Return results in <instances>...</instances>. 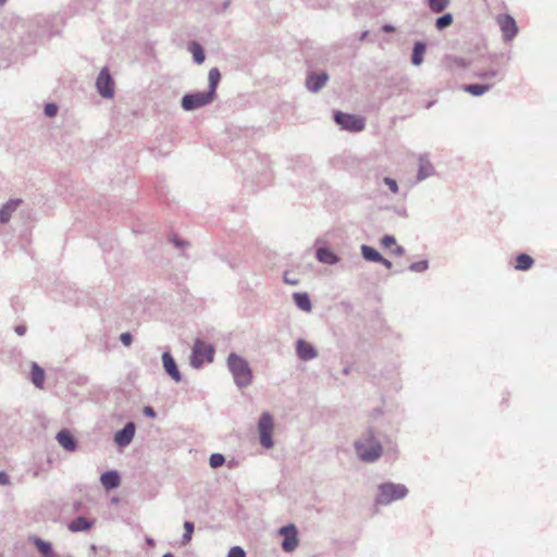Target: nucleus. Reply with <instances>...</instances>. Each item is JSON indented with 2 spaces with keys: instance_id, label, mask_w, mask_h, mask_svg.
Returning a JSON list of instances; mask_svg holds the SVG:
<instances>
[{
  "instance_id": "obj_49",
  "label": "nucleus",
  "mask_w": 557,
  "mask_h": 557,
  "mask_svg": "<svg viewBox=\"0 0 557 557\" xmlns=\"http://www.w3.org/2000/svg\"><path fill=\"white\" fill-rule=\"evenodd\" d=\"M146 543H147L149 546H154V541H153V539H151V537H147V539H146Z\"/></svg>"
},
{
  "instance_id": "obj_25",
  "label": "nucleus",
  "mask_w": 557,
  "mask_h": 557,
  "mask_svg": "<svg viewBox=\"0 0 557 557\" xmlns=\"http://www.w3.org/2000/svg\"><path fill=\"white\" fill-rule=\"evenodd\" d=\"M208 79H209V88H208L207 92H209L214 98L219 82L221 79V73L218 67H212L209 71Z\"/></svg>"
},
{
  "instance_id": "obj_30",
  "label": "nucleus",
  "mask_w": 557,
  "mask_h": 557,
  "mask_svg": "<svg viewBox=\"0 0 557 557\" xmlns=\"http://www.w3.org/2000/svg\"><path fill=\"white\" fill-rule=\"evenodd\" d=\"M533 263H534V261L529 255L520 253L517 257L516 269L520 270V271H527V270L531 269Z\"/></svg>"
},
{
  "instance_id": "obj_47",
  "label": "nucleus",
  "mask_w": 557,
  "mask_h": 557,
  "mask_svg": "<svg viewBox=\"0 0 557 557\" xmlns=\"http://www.w3.org/2000/svg\"><path fill=\"white\" fill-rule=\"evenodd\" d=\"M174 245H175L176 247H183V246L185 245V242H184V240H181V239L175 238V239H174Z\"/></svg>"
},
{
  "instance_id": "obj_11",
  "label": "nucleus",
  "mask_w": 557,
  "mask_h": 557,
  "mask_svg": "<svg viewBox=\"0 0 557 557\" xmlns=\"http://www.w3.org/2000/svg\"><path fill=\"white\" fill-rule=\"evenodd\" d=\"M136 432V425L134 422H127L122 430L117 431L114 435V442L120 447L128 446Z\"/></svg>"
},
{
  "instance_id": "obj_8",
  "label": "nucleus",
  "mask_w": 557,
  "mask_h": 557,
  "mask_svg": "<svg viewBox=\"0 0 557 557\" xmlns=\"http://www.w3.org/2000/svg\"><path fill=\"white\" fill-rule=\"evenodd\" d=\"M96 88L102 98L110 99L114 96V81L108 67L100 71L96 79Z\"/></svg>"
},
{
  "instance_id": "obj_4",
  "label": "nucleus",
  "mask_w": 557,
  "mask_h": 557,
  "mask_svg": "<svg viewBox=\"0 0 557 557\" xmlns=\"http://www.w3.org/2000/svg\"><path fill=\"white\" fill-rule=\"evenodd\" d=\"M214 347L200 338H196L191 347L189 363L194 369H200L206 362L211 363L214 358Z\"/></svg>"
},
{
  "instance_id": "obj_20",
  "label": "nucleus",
  "mask_w": 557,
  "mask_h": 557,
  "mask_svg": "<svg viewBox=\"0 0 557 557\" xmlns=\"http://www.w3.org/2000/svg\"><path fill=\"white\" fill-rule=\"evenodd\" d=\"M33 543L42 557H59L54 553L50 542H47L40 537H34Z\"/></svg>"
},
{
  "instance_id": "obj_19",
  "label": "nucleus",
  "mask_w": 557,
  "mask_h": 557,
  "mask_svg": "<svg viewBox=\"0 0 557 557\" xmlns=\"http://www.w3.org/2000/svg\"><path fill=\"white\" fill-rule=\"evenodd\" d=\"M20 203V199H10L8 202H5L0 209V222L7 223L10 220L12 213L18 208Z\"/></svg>"
},
{
  "instance_id": "obj_32",
  "label": "nucleus",
  "mask_w": 557,
  "mask_h": 557,
  "mask_svg": "<svg viewBox=\"0 0 557 557\" xmlns=\"http://www.w3.org/2000/svg\"><path fill=\"white\" fill-rule=\"evenodd\" d=\"M195 530V525L191 521H185L184 522V534L182 536V544L186 545L191 541L193 533Z\"/></svg>"
},
{
  "instance_id": "obj_45",
  "label": "nucleus",
  "mask_w": 557,
  "mask_h": 557,
  "mask_svg": "<svg viewBox=\"0 0 557 557\" xmlns=\"http://www.w3.org/2000/svg\"><path fill=\"white\" fill-rule=\"evenodd\" d=\"M382 30L385 33H393V32H395V27L391 24H384L382 26Z\"/></svg>"
},
{
  "instance_id": "obj_54",
  "label": "nucleus",
  "mask_w": 557,
  "mask_h": 557,
  "mask_svg": "<svg viewBox=\"0 0 557 557\" xmlns=\"http://www.w3.org/2000/svg\"><path fill=\"white\" fill-rule=\"evenodd\" d=\"M7 2V0H0V5H3Z\"/></svg>"
},
{
  "instance_id": "obj_50",
  "label": "nucleus",
  "mask_w": 557,
  "mask_h": 557,
  "mask_svg": "<svg viewBox=\"0 0 557 557\" xmlns=\"http://www.w3.org/2000/svg\"><path fill=\"white\" fill-rule=\"evenodd\" d=\"M369 35V32L368 30H364L361 35H360V40H364L367 38V36Z\"/></svg>"
},
{
  "instance_id": "obj_7",
  "label": "nucleus",
  "mask_w": 557,
  "mask_h": 557,
  "mask_svg": "<svg viewBox=\"0 0 557 557\" xmlns=\"http://www.w3.org/2000/svg\"><path fill=\"white\" fill-rule=\"evenodd\" d=\"M334 120L338 125L342 126V128L350 132H360L366 126L364 120L362 117L354 114L343 113L341 111H336L334 113Z\"/></svg>"
},
{
  "instance_id": "obj_16",
  "label": "nucleus",
  "mask_w": 557,
  "mask_h": 557,
  "mask_svg": "<svg viewBox=\"0 0 557 557\" xmlns=\"http://www.w3.org/2000/svg\"><path fill=\"white\" fill-rule=\"evenodd\" d=\"M96 520H88L87 518L79 516L73 519L69 525L67 529L73 532H85L90 530L95 525Z\"/></svg>"
},
{
  "instance_id": "obj_31",
  "label": "nucleus",
  "mask_w": 557,
  "mask_h": 557,
  "mask_svg": "<svg viewBox=\"0 0 557 557\" xmlns=\"http://www.w3.org/2000/svg\"><path fill=\"white\" fill-rule=\"evenodd\" d=\"M450 0H428L429 8L434 13L443 12L449 4Z\"/></svg>"
},
{
  "instance_id": "obj_41",
  "label": "nucleus",
  "mask_w": 557,
  "mask_h": 557,
  "mask_svg": "<svg viewBox=\"0 0 557 557\" xmlns=\"http://www.w3.org/2000/svg\"><path fill=\"white\" fill-rule=\"evenodd\" d=\"M10 484V476L7 472L0 471V485L5 486Z\"/></svg>"
},
{
  "instance_id": "obj_22",
  "label": "nucleus",
  "mask_w": 557,
  "mask_h": 557,
  "mask_svg": "<svg viewBox=\"0 0 557 557\" xmlns=\"http://www.w3.org/2000/svg\"><path fill=\"white\" fill-rule=\"evenodd\" d=\"M476 76L483 81L496 79L498 82L505 77L504 73L498 69H481L476 72Z\"/></svg>"
},
{
  "instance_id": "obj_36",
  "label": "nucleus",
  "mask_w": 557,
  "mask_h": 557,
  "mask_svg": "<svg viewBox=\"0 0 557 557\" xmlns=\"http://www.w3.org/2000/svg\"><path fill=\"white\" fill-rule=\"evenodd\" d=\"M44 112L48 117L55 116L58 113V107L54 103H47L45 106Z\"/></svg>"
},
{
  "instance_id": "obj_29",
  "label": "nucleus",
  "mask_w": 557,
  "mask_h": 557,
  "mask_svg": "<svg viewBox=\"0 0 557 557\" xmlns=\"http://www.w3.org/2000/svg\"><path fill=\"white\" fill-rule=\"evenodd\" d=\"M188 49L191 52L194 61L197 64H201L205 61L206 55H205L203 48L201 47L200 44L193 41V42H190Z\"/></svg>"
},
{
  "instance_id": "obj_40",
  "label": "nucleus",
  "mask_w": 557,
  "mask_h": 557,
  "mask_svg": "<svg viewBox=\"0 0 557 557\" xmlns=\"http://www.w3.org/2000/svg\"><path fill=\"white\" fill-rule=\"evenodd\" d=\"M120 341L121 343L124 345V346H131L132 342H133V336L131 333L128 332H125V333H122L121 336H120Z\"/></svg>"
},
{
  "instance_id": "obj_2",
  "label": "nucleus",
  "mask_w": 557,
  "mask_h": 557,
  "mask_svg": "<svg viewBox=\"0 0 557 557\" xmlns=\"http://www.w3.org/2000/svg\"><path fill=\"white\" fill-rule=\"evenodd\" d=\"M227 367L238 387H246L252 381V371L246 359L235 352L227 357Z\"/></svg>"
},
{
  "instance_id": "obj_35",
  "label": "nucleus",
  "mask_w": 557,
  "mask_h": 557,
  "mask_svg": "<svg viewBox=\"0 0 557 557\" xmlns=\"http://www.w3.org/2000/svg\"><path fill=\"white\" fill-rule=\"evenodd\" d=\"M429 268V262L426 260H421L418 262H413L409 265V270L412 272H424Z\"/></svg>"
},
{
  "instance_id": "obj_24",
  "label": "nucleus",
  "mask_w": 557,
  "mask_h": 557,
  "mask_svg": "<svg viewBox=\"0 0 557 557\" xmlns=\"http://www.w3.org/2000/svg\"><path fill=\"white\" fill-rule=\"evenodd\" d=\"M426 50V46L422 41H416L412 48L411 62L413 65L419 66L423 62V57Z\"/></svg>"
},
{
  "instance_id": "obj_18",
  "label": "nucleus",
  "mask_w": 557,
  "mask_h": 557,
  "mask_svg": "<svg viewBox=\"0 0 557 557\" xmlns=\"http://www.w3.org/2000/svg\"><path fill=\"white\" fill-rule=\"evenodd\" d=\"M434 173V168L432 163L428 160L426 157L421 156L419 158V170L417 174V180L419 182L424 181L425 178L432 176Z\"/></svg>"
},
{
  "instance_id": "obj_26",
  "label": "nucleus",
  "mask_w": 557,
  "mask_h": 557,
  "mask_svg": "<svg viewBox=\"0 0 557 557\" xmlns=\"http://www.w3.org/2000/svg\"><path fill=\"white\" fill-rule=\"evenodd\" d=\"M30 380L36 387H42L45 381V371L36 362H33L32 364Z\"/></svg>"
},
{
  "instance_id": "obj_5",
  "label": "nucleus",
  "mask_w": 557,
  "mask_h": 557,
  "mask_svg": "<svg viewBox=\"0 0 557 557\" xmlns=\"http://www.w3.org/2000/svg\"><path fill=\"white\" fill-rule=\"evenodd\" d=\"M274 429L273 417L269 412H263L258 422V432L260 444L264 448H272L274 442L272 440V433Z\"/></svg>"
},
{
  "instance_id": "obj_48",
  "label": "nucleus",
  "mask_w": 557,
  "mask_h": 557,
  "mask_svg": "<svg viewBox=\"0 0 557 557\" xmlns=\"http://www.w3.org/2000/svg\"><path fill=\"white\" fill-rule=\"evenodd\" d=\"M42 471L40 469H36L32 472V475L34 478H39L41 475Z\"/></svg>"
},
{
  "instance_id": "obj_10",
  "label": "nucleus",
  "mask_w": 557,
  "mask_h": 557,
  "mask_svg": "<svg viewBox=\"0 0 557 557\" xmlns=\"http://www.w3.org/2000/svg\"><path fill=\"white\" fill-rule=\"evenodd\" d=\"M497 23L503 32L506 41L512 40L518 33V27L515 18L508 14H500L497 17Z\"/></svg>"
},
{
  "instance_id": "obj_12",
  "label": "nucleus",
  "mask_w": 557,
  "mask_h": 557,
  "mask_svg": "<svg viewBox=\"0 0 557 557\" xmlns=\"http://www.w3.org/2000/svg\"><path fill=\"white\" fill-rule=\"evenodd\" d=\"M327 81L329 75L326 72H309L306 78V87L311 92H318L325 86Z\"/></svg>"
},
{
  "instance_id": "obj_23",
  "label": "nucleus",
  "mask_w": 557,
  "mask_h": 557,
  "mask_svg": "<svg viewBox=\"0 0 557 557\" xmlns=\"http://www.w3.org/2000/svg\"><path fill=\"white\" fill-rule=\"evenodd\" d=\"M317 259L322 263L331 265L336 264L339 260L338 257L333 251L324 247L318 248Z\"/></svg>"
},
{
  "instance_id": "obj_42",
  "label": "nucleus",
  "mask_w": 557,
  "mask_h": 557,
  "mask_svg": "<svg viewBox=\"0 0 557 557\" xmlns=\"http://www.w3.org/2000/svg\"><path fill=\"white\" fill-rule=\"evenodd\" d=\"M144 414L146 417H149V418H154L156 417V411H154V409L152 407L146 406L144 408Z\"/></svg>"
},
{
  "instance_id": "obj_43",
  "label": "nucleus",
  "mask_w": 557,
  "mask_h": 557,
  "mask_svg": "<svg viewBox=\"0 0 557 557\" xmlns=\"http://www.w3.org/2000/svg\"><path fill=\"white\" fill-rule=\"evenodd\" d=\"M393 253L398 257L403 256L405 253V248L403 246H396Z\"/></svg>"
},
{
  "instance_id": "obj_1",
  "label": "nucleus",
  "mask_w": 557,
  "mask_h": 557,
  "mask_svg": "<svg viewBox=\"0 0 557 557\" xmlns=\"http://www.w3.org/2000/svg\"><path fill=\"white\" fill-rule=\"evenodd\" d=\"M355 450L358 458L364 462L376 461L383 451L382 445L377 438H375L372 430H368L366 433L358 438L355 444Z\"/></svg>"
},
{
  "instance_id": "obj_33",
  "label": "nucleus",
  "mask_w": 557,
  "mask_h": 557,
  "mask_svg": "<svg viewBox=\"0 0 557 557\" xmlns=\"http://www.w3.org/2000/svg\"><path fill=\"white\" fill-rule=\"evenodd\" d=\"M453 21H454L453 15L450 13H445L442 16L436 18L435 25L438 29H444V28L450 26Z\"/></svg>"
},
{
  "instance_id": "obj_6",
  "label": "nucleus",
  "mask_w": 557,
  "mask_h": 557,
  "mask_svg": "<svg viewBox=\"0 0 557 557\" xmlns=\"http://www.w3.org/2000/svg\"><path fill=\"white\" fill-rule=\"evenodd\" d=\"M213 99L207 91L186 94L181 100V106L185 111H194L211 103Z\"/></svg>"
},
{
  "instance_id": "obj_39",
  "label": "nucleus",
  "mask_w": 557,
  "mask_h": 557,
  "mask_svg": "<svg viewBox=\"0 0 557 557\" xmlns=\"http://www.w3.org/2000/svg\"><path fill=\"white\" fill-rule=\"evenodd\" d=\"M383 182L394 194L398 193V184L394 178L384 177Z\"/></svg>"
},
{
  "instance_id": "obj_38",
  "label": "nucleus",
  "mask_w": 557,
  "mask_h": 557,
  "mask_svg": "<svg viewBox=\"0 0 557 557\" xmlns=\"http://www.w3.org/2000/svg\"><path fill=\"white\" fill-rule=\"evenodd\" d=\"M227 557H246V554L242 547L234 546L228 550Z\"/></svg>"
},
{
  "instance_id": "obj_28",
  "label": "nucleus",
  "mask_w": 557,
  "mask_h": 557,
  "mask_svg": "<svg viewBox=\"0 0 557 557\" xmlns=\"http://www.w3.org/2000/svg\"><path fill=\"white\" fill-rule=\"evenodd\" d=\"M490 84H469L463 87V90L471 94L472 96H482L491 89Z\"/></svg>"
},
{
  "instance_id": "obj_44",
  "label": "nucleus",
  "mask_w": 557,
  "mask_h": 557,
  "mask_svg": "<svg viewBox=\"0 0 557 557\" xmlns=\"http://www.w3.org/2000/svg\"><path fill=\"white\" fill-rule=\"evenodd\" d=\"M15 332L17 335L22 336L26 333V326L25 325H17L15 327Z\"/></svg>"
},
{
  "instance_id": "obj_3",
  "label": "nucleus",
  "mask_w": 557,
  "mask_h": 557,
  "mask_svg": "<svg viewBox=\"0 0 557 557\" xmlns=\"http://www.w3.org/2000/svg\"><path fill=\"white\" fill-rule=\"evenodd\" d=\"M407 495L408 488L404 484L386 482L379 485L375 503L379 506H387L393 502L405 498Z\"/></svg>"
},
{
  "instance_id": "obj_46",
  "label": "nucleus",
  "mask_w": 557,
  "mask_h": 557,
  "mask_svg": "<svg viewBox=\"0 0 557 557\" xmlns=\"http://www.w3.org/2000/svg\"><path fill=\"white\" fill-rule=\"evenodd\" d=\"M377 263L383 264L387 269L392 268V262L389 260L385 259L384 257H382V261H379Z\"/></svg>"
},
{
  "instance_id": "obj_14",
  "label": "nucleus",
  "mask_w": 557,
  "mask_h": 557,
  "mask_svg": "<svg viewBox=\"0 0 557 557\" xmlns=\"http://www.w3.org/2000/svg\"><path fill=\"white\" fill-rule=\"evenodd\" d=\"M55 440L59 445L66 451L73 453L77 449V441L74 435L66 429L57 433Z\"/></svg>"
},
{
  "instance_id": "obj_17",
  "label": "nucleus",
  "mask_w": 557,
  "mask_h": 557,
  "mask_svg": "<svg viewBox=\"0 0 557 557\" xmlns=\"http://www.w3.org/2000/svg\"><path fill=\"white\" fill-rule=\"evenodd\" d=\"M100 482L107 490L116 488L121 482L120 474L115 470L107 471L101 474Z\"/></svg>"
},
{
  "instance_id": "obj_51",
  "label": "nucleus",
  "mask_w": 557,
  "mask_h": 557,
  "mask_svg": "<svg viewBox=\"0 0 557 557\" xmlns=\"http://www.w3.org/2000/svg\"><path fill=\"white\" fill-rule=\"evenodd\" d=\"M285 282L287 284H290V285H296L297 284V281L288 280L287 277H285Z\"/></svg>"
},
{
  "instance_id": "obj_9",
  "label": "nucleus",
  "mask_w": 557,
  "mask_h": 557,
  "mask_svg": "<svg viewBox=\"0 0 557 557\" xmlns=\"http://www.w3.org/2000/svg\"><path fill=\"white\" fill-rule=\"evenodd\" d=\"M280 534L284 536L282 548L284 552L290 553L298 546V531L294 524H287L280 529Z\"/></svg>"
},
{
  "instance_id": "obj_21",
  "label": "nucleus",
  "mask_w": 557,
  "mask_h": 557,
  "mask_svg": "<svg viewBox=\"0 0 557 557\" xmlns=\"http://www.w3.org/2000/svg\"><path fill=\"white\" fill-rule=\"evenodd\" d=\"M293 299L296 304V306L305 311V312H311L312 310V304H311V300L309 298V295L307 293H294L293 294Z\"/></svg>"
},
{
  "instance_id": "obj_34",
  "label": "nucleus",
  "mask_w": 557,
  "mask_h": 557,
  "mask_svg": "<svg viewBox=\"0 0 557 557\" xmlns=\"http://www.w3.org/2000/svg\"><path fill=\"white\" fill-rule=\"evenodd\" d=\"M224 462H225V457L219 453L212 454L209 458V465L213 469L221 467Z\"/></svg>"
},
{
  "instance_id": "obj_13",
  "label": "nucleus",
  "mask_w": 557,
  "mask_h": 557,
  "mask_svg": "<svg viewBox=\"0 0 557 557\" xmlns=\"http://www.w3.org/2000/svg\"><path fill=\"white\" fill-rule=\"evenodd\" d=\"M161 358L164 371L171 376L173 381L180 383L182 381V374L173 356L169 351H164Z\"/></svg>"
},
{
  "instance_id": "obj_15",
  "label": "nucleus",
  "mask_w": 557,
  "mask_h": 557,
  "mask_svg": "<svg viewBox=\"0 0 557 557\" xmlns=\"http://www.w3.org/2000/svg\"><path fill=\"white\" fill-rule=\"evenodd\" d=\"M296 352L299 359L309 361L318 356L317 349L305 339H298L296 343Z\"/></svg>"
},
{
  "instance_id": "obj_37",
  "label": "nucleus",
  "mask_w": 557,
  "mask_h": 557,
  "mask_svg": "<svg viewBox=\"0 0 557 557\" xmlns=\"http://www.w3.org/2000/svg\"><path fill=\"white\" fill-rule=\"evenodd\" d=\"M381 245L385 248H391L392 246L396 245V239L393 235H384L381 238Z\"/></svg>"
},
{
  "instance_id": "obj_52",
  "label": "nucleus",
  "mask_w": 557,
  "mask_h": 557,
  "mask_svg": "<svg viewBox=\"0 0 557 557\" xmlns=\"http://www.w3.org/2000/svg\"><path fill=\"white\" fill-rule=\"evenodd\" d=\"M228 5H230V0H227V1H225V2L223 3V9H227V8H228Z\"/></svg>"
},
{
  "instance_id": "obj_27",
  "label": "nucleus",
  "mask_w": 557,
  "mask_h": 557,
  "mask_svg": "<svg viewBox=\"0 0 557 557\" xmlns=\"http://www.w3.org/2000/svg\"><path fill=\"white\" fill-rule=\"evenodd\" d=\"M361 253H362V257L367 261L376 262V263L379 261H382V255L375 248H373L371 246L362 245Z\"/></svg>"
},
{
  "instance_id": "obj_53",
  "label": "nucleus",
  "mask_w": 557,
  "mask_h": 557,
  "mask_svg": "<svg viewBox=\"0 0 557 557\" xmlns=\"http://www.w3.org/2000/svg\"><path fill=\"white\" fill-rule=\"evenodd\" d=\"M162 557H174V556L171 553H166Z\"/></svg>"
}]
</instances>
